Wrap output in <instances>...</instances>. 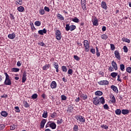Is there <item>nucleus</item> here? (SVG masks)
<instances>
[{
  "instance_id": "nucleus-1",
  "label": "nucleus",
  "mask_w": 131,
  "mask_h": 131,
  "mask_svg": "<svg viewBox=\"0 0 131 131\" xmlns=\"http://www.w3.org/2000/svg\"><path fill=\"white\" fill-rule=\"evenodd\" d=\"M93 104L95 105V106H99L102 104L104 105L105 104V98L104 97H101V98L96 96L93 98Z\"/></svg>"
},
{
  "instance_id": "nucleus-2",
  "label": "nucleus",
  "mask_w": 131,
  "mask_h": 131,
  "mask_svg": "<svg viewBox=\"0 0 131 131\" xmlns=\"http://www.w3.org/2000/svg\"><path fill=\"white\" fill-rule=\"evenodd\" d=\"M5 75V80L4 81V84L5 85H12V80L10 79V76L7 72L4 73Z\"/></svg>"
},
{
  "instance_id": "nucleus-3",
  "label": "nucleus",
  "mask_w": 131,
  "mask_h": 131,
  "mask_svg": "<svg viewBox=\"0 0 131 131\" xmlns=\"http://www.w3.org/2000/svg\"><path fill=\"white\" fill-rule=\"evenodd\" d=\"M76 29V26L74 25H72L71 26L69 24L66 25V31H73V30H75Z\"/></svg>"
},
{
  "instance_id": "nucleus-4",
  "label": "nucleus",
  "mask_w": 131,
  "mask_h": 131,
  "mask_svg": "<svg viewBox=\"0 0 131 131\" xmlns=\"http://www.w3.org/2000/svg\"><path fill=\"white\" fill-rule=\"evenodd\" d=\"M55 38L57 40H61L62 38V33H61V31L59 30H56L55 31Z\"/></svg>"
},
{
  "instance_id": "nucleus-5",
  "label": "nucleus",
  "mask_w": 131,
  "mask_h": 131,
  "mask_svg": "<svg viewBox=\"0 0 131 131\" xmlns=\"http://www.w3.org/2000/svg\"><path fill=\"white\" fill-rule=\"evenodd\" d=\"M83 46H84L85 52H89V51H90V43H89V40H84Z\"/></svg>"
},
{
  "instance_id": "nucleus-6",
  "label": "nucleus",
  "mask_w": 131,
  "mask_h": 131,
  "mask_svg": "<svg viewBox=\"0 0 131 131\" xmlns=\"http://www.w3.org/2000/svg\"><path fill=\"white\" fill-rule=\"evenodd\" d=\"M76 119L77 120V122H81L84 123L85 122V118L81 115H78L76 117Z\"/></svg>"
},
{
  "instance_id": "nucleus-7",
  "label": "nucleus",
  "mask_w": 131,
  "mask_h": 131,
  "mask_svg": "<svg viewBox=\"0 0 131 131\" xmlns=\"http://www.w3.org/2000/svg\"><path fill=\"white\" fill-rule=\"evenodd\" d=\"M98 84L99 85H103V86L108 85V84H109V81L107 80H100L98 82Z\"/></svg>"
},
{
  "instance_id": "nucleus-8",
  "label": "nucleus",
  "mask_w": 131,
  "mask_h": 131,
  "mask_svg": "<svg viewBox=\"0 0 131 131\" xmlns=\"http://www.w3.org/2000/svg\"><path fill=\"white\" fill-rule=\"evenodd\" d=\"M92 22L94 25V26H99V20H98V18L97 17L95 16L93 17V19L92 20Z\"/></svg>"
},
{
  "instance_id": "nucleus-9",
  "label": "nucleus",
  "mask_w": 131,
  "mask_h": 131,
  "mask_svg": "<svg viewBox=\"0 0 131 131\" xmlns=\"http://www.w3.org/2000/svg\"><path fill=\"white\" fill-rule=\"evenodd\" d=\"M111 64L112 66H113V68L115 70H118V67L117 66V63H116V62H115V61L113 60Z\"/></svg>"
},
{
  "instance_id": "nucleus-10",
  "label": "nucleus",
  "mask_w": 131,
  "mask_h": 131,
  "mask_svg": "<svg viewBox=\"0 0 131 131\" xmlns=\"http://www.w3.org/2000/svg\"><path fill=\"white\" fill-rule=\"evenodd\" d=\"M114 54L116 59H117L119 60H120L121 59L120 57V54H119V52L117 50L115 51Z\"/></svg>"
},
{
  "instance_id": "nucleus-11",
  "label": "nucleus",
  "mask_w": 131,
  "mask_h": 131,
  "mask_svg": "<svg viewBox=\"0 0 131 131\" xmlns=\"http://www.w3.org/2000/svg\"><path fill=\"white\" fill-rule=\"evenodd\" d=\"M101 7L102 9H103V10H107V8H108L107 3L104 1H102L101 3Z\"/></svg>"
},
{
  "instance_id": "nucleus-12",
  "label": "nucleus",
  "mask_w": 131,
  "mask_h": 131,
  "mask_svg": "<svg viewBox=\"0 0 131 131\" xmlns=\"http://www.w3.org/2000/svg\"><path fill=\"white\" fill-rule=\"evenodd\" d=\"M49 127H50L52 129H55L57 127V125L54 122H50Z\"/></svg>"
},
{
  "instance_id": "nucleus-13",
  "label": "nucleus",
  "mask_w": 131,
  "mask_h": 131,
  "mask_svg": "<svg viewBox=\"0 0 131 131\" xmlns=\"http://www.w3.org/2000/svg\"><path fill=\"white\" fill-rule=\"evenodd\" d=\"M56 17L60 21H64L65 20L63 15H62V14H60V13H57L56 15Z\"/></svg>"
},
{
  "instance_id": "nucleus-14",
  "label": "nucleus",
  "mask_w": 131,
  "mask_h": 131,
  "mask_svg": "<svg viewBox=\"0 0 131 131\" xmlns=\"http://www.w3.org/2000/svg\"><path fill=\"white\" fill-rule=\"evenodd\" d=\"M51 89H54L57 88V83L55 81H53L50 84Z\"/></svg>"
},
{
  "instance_id": "nucleus-15",
  "label": "nucleus",
  "mask_w": 131,
  "mask_h": 131,
  "mask_svg": "<svg viewBox=\"0 0 131 131\" xmlns=\"http://www.w3.org/2000/svg\"><path fill=\"white\" fill-rule=\"evenodd\" d=\"M47 29H43L42 30H40L38 31V33L40 34V35H43V33L46 34L47 33Z\"/></svg>"
},
{
  "instance_id": "nucleus-16",
  "label": "nucleus",
  "mask_w": 131,
  "mask_h": 131,
  "mask_svg": "<svg viewBox=\"0 0 131 131\" xmlns=\"http://www.w3.org/2000/svg\"><path fill=\"white\" fill-rule=\"evenodd\" d=\"M8 38L10 39H14L16 37V34L15 33H12V34H9L8 35Z\"/></svg>"
},
{
  "instance_id": "nucleus-17",
  "label": "nucleus",
  "mask_w": 131,
  "mask_h": 131,
  "mask_svg": "<svg viewBox=\"0 0 131 131\" xmlns=\"http://www.w3.org/2000/svg\"><path fill=\"white\" fill-rule=\"evenodd\" d=\"M47 122V120L43 119L40 122V128H43L45 127V124Z\"/></svg>"
},
{
  "instance_id": "nucleus-18",
  "label": "nucleus",
  "mask_w": 131,
  "mask_h": 131,
  "mask_svg": "<svg viewBox=\"0 0 131 131\" xmlns=\"http://www.w3.org/2000/svg\"><path fill=\"white\" fill-rule=\"evenodd\" d=\"M111 89L114 91V92H115V93H118V88H117V86L112 85L111 86Z\"/></svg>"
},
{
  "instance_id": "nucleus-19",
  "label": "nucleus",
  "mask_w": 131,
  "mask_h": 131,
  "mask_svg": "<svg viewBox=\"0 0 131 131\" xmlns=\"http://www.w3.org/2000/svg\"><path fill=\"white\" fill-rule=\"evenodd\" d=\"M53 67L56 69V72L58 73L59 72V64L57 62H54Z\"/></svg>"
},
{
  "instance_id": "nucleus-20",
  "label": "nucleus",
  "mask_w": 131,
  "mask_h": 131,
  "mask_svg": "<svg viewBox=\"0 0 131 131\" xmlns=\"http://www.w3.org/2000/svg\"><path fill=\"white\" fill-rule=\"evenodd\" d=\"M50 67H51V64H45L42 67V70H44L45 71H47V70H48V69H50Z\"/></svg>"
},
{
  "instance_id": "nucleus-21",
  "label": "nucleus",
  "mask_w": 131,
  "mask_h": 131,
  "mask_svg": "<svg viewBox=\"0 0 131 131\" xmlns=\"http://www.w3.org/2000/svg\"><path fill=\"white\" fill-rule=\"evenodd\" d=\"M15 4L16 6L19 5V6H22L23 5V1L22 0H17L15 1Z\"/></svg>"
},
{
  "instance_id": "nucleus-22",
  "label": "nucleus",
  "mask_w": 131,
  "mask_h": 131,
  "mask_svg": "<svg viewBox=\"0 0 131 131\" xmlns=\"http://www.w3.org/2000/svg\"><path fill=\"white\" fill-rule=\"evenodd\" d=\"M95 96H103V92H102V91H97L95 92Z\"/></svg>"
},
{
  "instance_id": "nucleus-23",
  "label": "nucleus",
  "mask_w": 131,
  "mask_h": 131,
  "mask_svg": "<svg viewBox=\"0 0 131 131\" xmlns=\"http://www.w3.org/2000/svg\"><path fill=\"white\" fill-rule=\"evenodd\" d=\"M23 103L25 108H28L29 107V104L28 103V102H27V101L24 100L23 101Z\"/></svg>"
},
{
  "instance_id": "nucleus-24",
  "label": "nucleus",
  "mask_w": 131,
  "mask_h": 131,
  "mask_svg": "<svg viewBox=\"0 0 131 131\" xmlns=\"http://www.w3.org/2000/svg\"><path fill=\"white\" fill-rule=\"evenodd\" d=\"M108 35H107V34H103L102 35H101V38L102 39H104V40H106V39H107V38H108Z\"/></svg>"
},
{
  "instance_id": "nucleus-25",
  "label": "nucleus",
  "mask_w": 131,
  "mask_h": 131,
  "mask_svg": "<svg viewBox=\"0 0 131 131\" xmlns=\"http://www.w3.org/2000/svg\"><path fill=\"white\" fill-rule=\"evenodd\" d=\"M1 114L2 116H3V117H7L8 116V113L5 111H3L1 113Z\"/></svg>"
},
{
  "instance_id": "nucleus-26",
  "label": "nucleus",
  "mask_w": 131,
  "mask_h": 131,
  "mask_svg": "<svg viewBox=\"0 0 131 131\" xmlns=\"http://www.w3.org/2000/svg\"><path fill=\"white\" fill-rule=\"evenodd\" d=\"M129 113V111L128 110H122V114L123 115H126V114H128Z\"/></svg>"
},
{
  "instance_id": "nucleus-27",
  "label": "nucleus",
  "mask_w": 131,
  "mask_h": 131,
  "mask_svg": "<svg viewBox=\"0 0 131 131\" xmlns=\"http://www.w3.org/2000/svg\"><path fill=\"white\" fill-rule=\"evenodd\" d=\"M111 99L112 103H114L116 102V99H115V96H114V95H113L112 96H111Z\"/></svg>"
},
{
  "instance_id": "nucleus-28",
  "label": "nucleus",
  "mask_w": 131,
  "mask_h": 131,
  "mask_svg": "<svg viewBox=\"0 0 131 131\" xmlns=\"http://www.w3.org/2000/svg\"><path fill=\"white\" fill-rule=\"evenodd\" d=\"M122 41H124V42H127L128 43H129V42H130V40L124 37L122 38Z\"/></svg>"
},
{
  "instance_id": "nucleus-29",
  "label": "nucleus",
  "mask_w": 131,
  "mask_h": 131,
  "mask_svg": "<svg viewBox=\"0 0 131 131\" xmlns=\"http://www.w3.org/2000/svg\"><path fill=\"white\" fill-rule=\"evenodd\" d=\"M117 75H118V73L117 72H113L111 74V76H112L113 78H115Z\"/></svg>"
},
{
  "instance_id": "nucleus-30",
  "label": "nucleus",
  "mask_w": 131,
  "mask_h": 131,
  "mask_svg": "<svg viewBox=\"0 0 131 131\" xmlns=\"http://www.w3.org/2000/svg\"><path fill=\"white\" fill-rule=\"evenodd\" d=\"M12 72H19L20 69L17 68H13L11 69Z\"/></svg>"
},
{
  "instance_id": "nucleus-31",
  "label": "nucleus",
  "mask_w": 131,
  "mask_h": 131,
  "mask_svg": "<svg viewBox=\"0 0 131 131\" xmlns=\"http://www.w3.org/2000/svg\"><path fill=\"white\" fill-rule=\"evenodd\" d=\"M24 10L25 9L23 6H19L17 8V11H18V12H24Z\"/></svg>"
},
{
  "instance_id": "nucleus-32",
  "label": "nucleus",
  "mask_w": 131,
  "mask_h": 131,
  "mask_svg": "<svg viewBox=\"0 0 131 131\" xmlns=\"http://www.w3.org/2000/svg\"><path fill=\"white\" fill-rule=\"evenodd\" d=\"M116 115H120L121 114V110L120 109H117L115 111Z\"/></svg>"
},
{
  "instance_id": "nucleus-33",
  "label": "nucleus",
  "mask_w": 131,
  "mask_h": 131,
  "mask_svg": "<svg viewBox=\"0 0 131 131\" xmlns=\"http://www.w3.org/2000/svg\"><path fill=\"white\" fill-rule=\"evenodd\" d=\"M74 109V107L73 106V105H69L68 107V111H69V112H72V111H73Z\"/></svg>"
},
{
  "instance_id": "nucleus-34",
  "label": "nucleus",
  "mask_w": 131,
  "mask_h": 131,
  "mask_svg": "<svg viewBox=\"0 0 131 131\" xmlns=\"http://www.w3.org/2000/svg\"><path fill=\"white\" fill-rule=\"evenodd\" d=\"M42 116L43 118H47V117H48V112L43 111V113Z\"/></svg>"
},
{
  "instance_id": "nucleus-35",
  "label": "nucleus",
  "mask_w": 131,
  "mask_h": 131,
  "mask_svg": "<svg viewBox=\"0 0 131 131\" xmlns=\"http://www.w3.org/2000/svg\"><path fill=\"white\" fill-rule=\"evenodd\" d=\"M96 50L97 57H100V56H101V54L100 53V51H99V49L98 48V47H96Z\"/></svg>"
},
{
  "instance_id": "nucleus-36",
  "label": "nucleus",
  "mask_w": 131,
  "mask_h": 131,
  "mask_svg": "<svg viewBox=\"0 0 131 131\" xmlns=\"http://www.w3.org/2000/svg\"><path fill=\"white\" fill-rule=\"evenodd\" d=\"M39 13L40 15H45V10L43 9H40L39 10Z\"/></svg>"
},
{
  "instance_id": "nucleus-37",
  "label": "nucleus",
  "mask_w": 131,
  "mask_h": 131,
  "mask_svg": "<svg viewBox=\"0 0 131 131\" xmlns=\"http://www.w3.org/2000/svg\"><path fill=\"white\" fill-rule=\"evenodd\" d=\"M61 69L63 72H65V73L67 72V67H66V66H62L61 67Z\"/></svg>"
},
{
  "instance_id": "nucleus-38",
  "label": "nucleus",
  "mask_w": 131,
  "mask_h": 131,
  "mask_svg": "<svg viewBox=\"0 0 131 131\" xmlns=\"http://www.w3.org/2000/svg\"><path fill=\"white\" fill-rule=\"evenodd\" d=\"M30 26H31V30H32L33 31L34 30H35V29H36L35 28V27H34V25L33 24V23L31 22V23H30Z\"/></svg>"
},
{
  "instance_id": "nucleus-39",
  "label": "nucleus",
  "mask_w": 131,
  "mask_h": 131,
  "mask_svg": "<svg viewBox=\"0 0 131 131\" xmlns=\"http://www.w3.org/2000/svg\"><path fill=\"white\" fill-rule=\"evenodd\" d=\"M56 116H57V113L56 112L50 114V117H51L52 118H55Z\"/></svg>"
},
{
  "instance_id": "nucleus-40",
  "label": "nucleus",
  "mask_w": 131,
  "mask_h": 131,
  "mask_svg": "<svg viewBox=\"0 0 131 131\" xmlns=\"http://www.w3.org/2000/svg\"><path fill=\"white\" fill-rule=\"evenodd\" d=\"M38 97V95H37V94L35 93L32 95L31 98H32V99H37Z\"/></svg>"
},
{
  "instance_id": "nucleus-41",
  "label": "nucleus",
  "mask_w": 131,
  "mask_h": 131,
  "mask_svg": "<svg viewBox=\"0 0 131 131\" xmlns=\"http://www.w3.org/2000/svg\"><path fill=\"white\" fill-rule=\"evenodd\" d=\"M82 100H86L88 99V95L82 94L81 95Z\"/></svg>"
},
{
  "instance_id": "nucleus-42",
  "label": "nucleus",
  "mask_w": 131,
  "mask_h": 131,
  "mask_svg": "<svg viewBox=\"0 0 131 131\" xmlns=\"http://www.w3.org/2000/svg\"><path fill=\"white\" fill-rule=\"evenodd\" d=\"M34 24L36 26H40V25H41V23L39 21H36L35 23H34Z\"/></svg>"
},
{
  "instance_id": "nucleus-43",
  "label": "nucleus",
  "mask_w": 131,
  "mask_h": 131,
  "mask_svg": "<svg viewBox=\"0 0 131 131\" xmlns=\"http://www.w3.org/2000/svg\"><path fill=\"white\" fill-rule=\"evenodd\" d=\"M120 68L121 71H124V69L125 68V67L124 66V64H121L120 65Z\"/></svg>"
},
{
  "instance_id": "nucleus-44",
  "label": "nucleus",
  "mask_w": 131,
  "mask_h": 131,
  "mask_svg": "<svg viewBox=\"0 0 131 131\" xmlns=\"http://www.w3.org/2000/svg\"><path fill=\"white\" fill-rule=\"evenodd\" d=\"M17 125H18L13 124L12 125H11L10 126V129L11 130H14V129H15V128H16V127L15 126H17Z\"/></svg>"
},
{
  "instance_id": "nucleus-45",
  "label": "nucleus",
  "mask_w": 131,
  "mask_h": 131,
  "mask_svg": "<svg viewBox=\"0 0 131 131\" xmlns=\"http://www.w3.org/2000/svg\"><path fill=\"white\" fill-rule=\"evenodd\" d=\"M61 101H66V100H67V97L64 95H61Z\"/></svg>"
},
{
  "instance_id": "nucleus-46",
  "label": "nucleus",
  "mask_w": 131,
  "mask_h": 131,
  "mask_svg": "<svg viewBox=\"0 0 131 131\" xmlns=\"http://www.w3.org/2000/svg\"><path fill=\"white\" fill-rule=\"evenodd\" d=\"M68 74H69L70 75H72V74H73V70H72V69H69L68 71Z\"/></svg>"
},
{
  "instance_id": "nucleus-47",
  "label": "nucleus",
  "mask_w": 131,
  "mask_h": 131,
  "mask_svg": "<svg viewBox=\"0 0 131 131\" xmlns=\"http://www.w3.org/2000/svg\"><path fill=\"white\" fill-rule=\"evenodd\" d=\"M110 46L111 51H114L115 50V45L114 44L111 43L110 44Z\"/></svg>"
},
{
  "instance_id": "nucleus-48",
  "label": "nucleus",
  "mask_w": 131,
  "mask_h": 131,
  "mask_svg": "<svg viewBox=\"0 0 131 131\" xmlns=\"http://www.w3.org/2000/svg\"><path fill=\"white\" fill-rule=\"evenodd\" d=\"M72 21H73V22H75V23H78V22H79V19L77 18V17H75V18L72 19Z\"/></svg>"
},
{
  "instance_id": "nucleus-49",
  "label": "nucleus",
  "mask_w": 131,
  "mask_h": 131,
  "mask_svg": "<svg viewBox=\"0 0 131 131\" xmlns=\"http://www.w3.org/2000/svg\"><path fill=\"white\" fill-rule=\"evenodd\" d=\"M123 50H124V53H127L128 52V49L126 47V46H123Z\"/></svg>"
},
{
  "instance_id": "nucleus-50",
  "label": "nucleus",
  "mask_w": 131,
  "mask_h": 131,
  "mask_svg": "<svg viewBox=\"0 0 131 131\" xmlns=\"http://www.w3.org/2000/svg\"><path fill=\"white\" fill-rule=\"evenodd\" d=\"M120 74H119V75H117V81H119V82H122V81L121 80V79H120Z\"/></svg>"
},
{
  "instance_id": "nucleus-51",
  "label": "nucleus",
  "mask_w": 131,
  "mask_h": 131,
  "mask_svg": "<svg viewBox=\"0 0 131 131\" xmlns=\"http://www.w3.org/2000/svg\"><path fill=\"white\" fill-rule=\"evenodd\" d=\"M57 123H58V124H61L63 123V119H59L57 120Z\"/></svg>"
},
{
  "instance_id": "nucleus-52",
  "label": "nucleus",
  "mask_w": 131,
  "mask_h": 131,
  "mask_svg": "<svg viewBox=\"0 0 131 131\" xmlns=\"http://www.w3.org/2000/svg\"><path fill=\"white\" fill-rule=\"evenodd\" d=\"M83 11H86V4L81 5Z\"/></svg>"
},
{
  "instance_id": "nucleus-53",
  "label": "nucleus",
  "mask_w": 131,
  "mask_h": 131,
  "mask_svg": "<svg viewBox=\"0 0 131 131\" xmlns=\"http://www.w3.org/2000/svg\"><path fill=\"white\" fill-rule=\"evenodd\" d=\"M73 130L78 131V126H77V125H74L73 127Z\"/></svg>"
},
{
  "instance_id": "nucleus-54",
  "label": "nucleus",
  "mask_w": 131,
  "mask_h": 131,
  "mask_svg": "<svg viewBox=\"0 0 131 131\" xmlns=\"http://www.w3.org/2000/svg\"><path fill=\"white\" fill-rule=\"evenodd\" d=\"M5 127H6V126L4 124H0V130H3Z\"/></svg>"
},
{
  "instance_id": "nucleus-55",
  "label": "nucleus",
  "mask_w": 131,
  "mask_h": 131,
  "mask_svg": "<svg viewBox=\"0 0 131 131\" xmlns=\"http://www.w3.org/2000/svg\"><path fill=\"white\" fill-rule=\"evenodd\" d=\"M74 58L76 61H79V60H80V58L77 55H74Z\"/></svg>"
},
{
  "instance_id": "nucleus-56",
  "label": "nucleus",
  "mask_w": 131,
  "mask_h": 131,
  "mask_svg": "<svg viewBox=\"0 0 131 131\" xmlns=\"http://www.w3.org/2000/svg\"><path fill=\"white\" fill-rule=\"evenodd\" d=\"M90 52L93 54V55H95V54H96V49L92 48L90 50Z\"/></svg>"
},
{
  "instance_id": "nucleus-57",
  "label": "nucleus",
  "mask_w": 131,
  "mask_h": 131,
  "mask_svg": "<svg viewBox=\"0 0 131 131\" xmlns=\"http://www.w3.org/2000/svg\"><path fill=\"white\" fill-rule=\"evenodd\" d=\"M102 128H104V129H108V126L107 125H102L101 126Z\"/></svg>"
},
{
  "instance_id": "nucleus-58",
  "label": "nucleus",
  "mask_w": 131,
  "mask_h": 131,
  "mask_svg": "<svg viewBox=\"0 0 131 131\" xmlns=\"http://www.w3.org/2000/svg\"><path fill=\"white\" fill-rule=\"evenodd\" d=\"M126 71L128 72V73H131V68L130 67H128L126 68Z\"/></svg>"
},
{
  "instance_id": "nucleus-59",
  "label": "nucleus",
  "mask_w": 131,
  "mask_h": 131,
  "mask_svg": "<svg viewBox=\"0 0 131 131\" xmlns=\"http://www.w3.org/2000/svg\"><path fill=\"white\" fill-rule=\"evenodd\" d=\"M10 16L11 20H15V16H14V15H13V14L10 13Z\"/></svg>"
},
{
  "instance_id": "nucleus-60",
  "label": "nucleus",
  "mask_w": 131,
  "mask_h": 131,
  "mask_svg": "<svg viewBox=\"0 0 131 131\" xmlns=\"http://www.w3.org/2000/svg\"><path fill=\"white\" fill-rule=\"evenodd\" d=\"M41 97L42 98V99H43L44 100L47 98V95H46V93H43L41 95Z\"/></svg>"
},
{
  "instance_id": "nucleus-61",
  "label": "nucleus",
  "mask_w": 131,
  "mask_h": 131,
  "mask_svg": "<svg viewBox=\"0 0 131 131\" xmlns=\"http://www.w3.org/2000/svg\"><path fill=\"white\" fill-rule=\"evenodd\" d=\"M108 70L110 71H111V72H112L114 71V69L112 66H110L108 68Z\"/></svg>"
},
{
  "instance_id": "nucleus-62",
  "label": "nucleus",
  "mask_w": 131,
  "mask_h": 131,
  "mask_svg": "<svg viewBox=\"0 0 131 131\" xmlns=\"http://www.w3.org/2000/svg\"><path fill=\"white\" fill-rule=\"evenodd\" d=\"M44 10L45 11H46V12H50V8H49V7L45 6L44 7Z\"/></svg>"
},
{
  "instance_id": "nucleus-63",
  "label": "nucleus",
  "mask_w": 131,
  "mask_h": 131,
  "mask_svg": "<svg viewBox=\"0 0 131 131\" xmlns=\"http://www.w3.org/2000/svg\"><path fill=\"white\" fill-rule=\"evenodd\" d=\"M26 79H27V78H26V77H22V82H23V83H24V82H25V81H26Z\"/></svg>"
},
{
  "instance_id": "nucleus-64",
  "label": "nucleus",
  "mask_w": 131,
  "mask_h": 131,
  "mask_svg": "<svg viewBox=\"0 0 131 131\" xmlns=\"http://www.w3.org/2000/svg\"><path fill=\"white\" fill-rule=\"evenodd\" d=\"M103 108H104V109L108 110V109H109V106H108V104H105L103 105Z\"/></svg>"
}]
</instances>
